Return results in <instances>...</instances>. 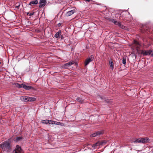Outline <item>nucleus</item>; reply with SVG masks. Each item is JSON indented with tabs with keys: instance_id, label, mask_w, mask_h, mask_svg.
Returning <instances> with one entry per match:
<instances>
[{
	"instance_id": "dca6fc26",
	"label": "nucleus",
	"mask_w": 153,
	"mask_h": 153,
	"mask_svg": "<svg viewBox=\"0 0 153 153\" xmlns=\"http://www.w3.org/2000/svg\"><path fill=\"white\" fill-rule=\"evenodd\" d=\"M100 141H98L92 146L93 148H95L96 147L101 146L100 145Z\"/></svg>"
},
{
	"instance_id": "f8f14e48",
	"label": "nucleus",
	"mask_w": 153,
	"mask_h": 153,
	"mask_svg": "<svg viewBox=\"0 0 153 153\" xmlns=\"http://www.w3.org/2000/svg\"><path fill=\"white\" fill-rule=\"evenodd\" d=\"M24 139V137L22 136H17L15 137L14 141L16 143H17L19 141H22Z\"/></svg>"
},
{
	"instance_id": "58836bf2",
	"label": "nucleus",
	"mask_w": 153,
	"mask_h": 153,
	"mask_svg": "<svg viewBox=\"0 0 153 153\" xmlns=\"http://www.w3.org/2000/svg\"><path fill=\"white\" fill-rule=\"evenodd\" d=\"M1 62H0V65L1 64Z\"/></svg>"
},
{
	"instance_id": "bb28decb",
	"label": "nucleus",
	"mask_w": 153,
	"mask_h": 153,
	"mask_svg": "<svg viewBox=\"0 0 153 153\" xmlns=\"http://www.w3.org/2000/svg\"><path fill=\"white\" fill-rule=\"evenodd\" d=\"M122 63L124 65L126 64V57H124L123 58L122 60Z\"/></svg>"
},
{
	"instance_id": "c9c22d12",
	"label": "nucleus",
	"mask_w": 153,
	"mask_h": 153,
	"mask_svg": "<svg viewBox=\"0 0 153 153\" xmlns=\"http://www.w3.org/2000/svg\"><path fill=\"white\" fill-rule=\"evenodd\" d=\"M62 68V69H65L67 68L64 67V68Z\"/></svg>"
},
{
	"instance_id": "2f4dec72",
	"label": "nucleus",
	"mask_w": 153,
	"mask_h": 153,
	"mask_svg": "<svg viewBox=\"0 0 153 153\" xmlns=\"http://www.w3.org/2000/svg\"><path fill=\"white\" fill-rule=\"evenodd\" d=\"M30 68H27V69H26V71L27 72H28V71H29L30 70Z\"/></svg>"
},
{
	"instance_id": "f704fd0d",
	"label": "nucleus",
	"mask_w": 153,
	"mask_h": 153,
	"mask_svg": "<svg viewBox=\"0 0 153 153\" xmlns=\"http://www.w3.org/2000/svg\"><path fill=\"white\" fill-rule=\"evenodd\" d=\"M111 68V70H113L114 69V68Z\"/></svg>"
},
{
	"instance_id": "ddd939ff",
	"label": "nucleus",
	"mask_w": 153,
	"mask_h": 153,
	"mask_svg": "<svg viewBox=\"0 0 153 153\" xmlns=\"http://www.w3.org/2000/svg\"><path fill=\"white\" fill-rule=\"evenodd\" d=\"M20 100L22 101L25 102H28V96H22L20 97Z\"/></svg>"
},
{
	"instance_id": "c85d7f7f",
	"label": "nucleus",
	"mask_w": 153,
	"mask_h": 153,
	"mask_svg": "<svg viewBox=\"0 0 153 153\" xmlns=\"http://www.w3.org/2000/svg\"><path fill=\"white\" fill-rule=\"evenodd\" d=\"M12 149V147L10 148V149H5L4 150H5L7 153H9L10 152L11 150Z\"/></svg>"
},
{
	"instance_id": "a211bd4d",
	"label": "nucleus",
	"mask_w": 153,
	"mask_h": 153,
	"mask_svg": "<svg viewBox=\"0 0 153 153\" xmlns=\"http://www.w3.org/2000/svg\"><path fill=\"white\" fill-rule=\"evenodd\" d=\"M52 125L55 124V125H60V126H63L64 125V124L62 123H61L60 122H58L57 121H53V120H52Z\"/></svg>"
},
{
	"instance_id": "f3484780",
	"label": "nucleus",
	"mask_w": 153,
	"mask_h": 153,
	"mask_svg": "<svg viewBox=\"0 0 153 153\" xmlns=\"http://www.w3.org/2000/svg\"><path fill=\"white\" fill-rule=\"evenodd\" d=\"M76 11L75 10H73L67 12L66 15L67 16H69L72 15Z\"/></svg>"
},
{
	"instance_id": "7ed1b4c3",
	"label": "nucleus",
	"mask_w": 153,
	"mask_h": 153,
	"mask_svg": "<svg viewBox=\"0 0 153 153\" xmlns=\"http://www.w3.org/2000/svg\"><path fill=\"white\" fill-rule=\"evenodd\" d=\"M141 53L144 56H149L153 57V51L151 50H142Z\"/></svg>"
},
{
	"instance_id": "b1692460",
	"label": "nucleus",
	"mask_w": 153,
	"mask_h": 153,
	"mask_svg": "<svg viewBox=\"0 0 153 153\" xmlns=\"http://www.w3.org/2000/svg\"><path fill=\"white\" fill-rule=\"evenodd\" d=\"M24 83L20 84L18 83H16L15 84L16 86L17 87L19 88H23V85Z\"/></svg>"
},
{
	"instance_id": "9b49d317",
	"label": "nucleus",
	"mask_w": 153,
	"mask_h": 153,
	"mask_svg": "<svg viewBox=\"0 0 153 153\" xmlns=\"http://www.w3.org/2000/svg\"><path fill=\"white\" fill-rule=\"evenodd\" d=\"M73 64H74V66H76L78 65V64L76 62H75L74 61H70L65 64L64 65V66L66 67L67 66H70Z\"/></svg>"
},
{
	"instance_id": "473e14b6",
	"label": "nucleus",
	"mask_w": 153,
	"mask_h": 153,
	"mask_svg": "<svg viewBox=\"0 0 153 153\" xmlns=\"http://www.w3.org/2000/svg\"><path fill=\"white\" fill-rule=\"evenodd\" d=\"M3 68H0V71H2L3 70Z\"/></svg>"
},
{
	"instance_id": "4be33fe9",
	"label": "nucleus",
	"mask_w": 153,
	"mask_h": 153,
	"mask_svg": "<svg viewBox=\"0 0 153 153\" xmlns=\"http://www.w3.org/2000/svg\"><path fill=\"white\" fill-rule=\"evenodd\" d=\"M15 140V137L13 138V137L12 136L9 138L7 140H6V141H8L9 143H10V144L11 143L13 142V141H14Z\"/></svg>"
},
{
	"instance_id": "5701e85b",
	"label": "nucleus",
	"mask_w": 153,
	"mask_h": 153,
	"mask_svg": "<svg viewBox=\"0 0 153 153\" xmlns=\"http://www.w3.org/2000/svg\"><path fill=\"white\" fill-rule=\"evenodd\" d=\"M61 35V30H59L57 32L54 36V37L56 38L59 37Z\"/></svg>"
},
{
	"instance_id": "39448f33",
	"label": "nucleus",
	"mask_w": 153,
	"mask_h": 153,
	"mask_svg": "<svg viewBox=\"0 0 153 153\" xmlns=\"http://www.w3.org/2000/svg\"><path fill=\"white\" fill-rule=\"evenodd\" d=\"M140 44L136 40H134L133 43L131 45V47L134 49H136L137 50L140 48Z\"/></svg>"
},
{
	"instance_id": "393cba45",
	"label": "nucleus",
	"mask_w": 153,
	"mask_h": 153,
	"mask_svg": "<svg viewBox=\"0 0 153 153\" xmlns=\"http://www.w3.org/2000/svg\"><path fill=\"white\" fill-rule=\"evenodd\" d=\"M20 5V4L19 2H17L15 4V7L17 9H19Z\"/></svg>"
},
{
	"instance_id": "9d476101",
	"label": "nucleus",
	"mask_w": 153,
	"mask_h": 153,
	"mask_svg": "<svg viewBox=\"0 0 153 153\" xmlns=\"http://www.w3.org/2000/svg\"><path fill=\"white\" fill-rule=\"evenodd\" d=\"M52 120L46 119L41 120V123L47 125H50L52 124Z\"/></svg>"
},
{
	"instance_id": "2eb2a0df",
	"label": "nucleus",
	"mask_w": 153,
	"mask_h": 153,
	"mask_svg": "<svg viewBox=\"0 0 153 153\" xmlns=\"http://www.w3.org/2000/svg\"><path fill=\"white\" fill-rule=\"evenodd\" d=\"M111 21L114 23V24L116 25H118L120 27H121V23L120 22H117L116 20L114 19H111Z\"/></svg>"
},
{
	"instance_id": "72a5a7b5",
	"label": "nucleus",
	"mask_w": 153,
	"mask_h": 153,
	"mask_svg": "<svg viewBox=\"0 0 153 153\" xmlns=\"http://www.w3.org/2000/svg\"><path fill=\"white\" fill-rule=\"evenodd\" d=\"M30 14V13L29 12H27V15H29Z\"/></svg>"
},
{
	"instance_id": "423d86ee",
	"label": "nucleus",
	"mask_w": 153,
	"mask_h": 153,
	"mask_svg": "<svg viewBox=\"0 0 153 153\" xmlns=\"http://www.w3.org/2000/svg\"><path fill=\"white\" fill-rule=\"evenodd\" d=\"M23 88L26 90H29L30 89L35 91L37 90L36 88H35L33 86L29 85L27 83H24Z\"/></svg>"
},
{
	"instance_id": "cd10ccee",
	"label": "nucleus",
	"mask_w": 153,
	"mask_h": 153,
	"mask_svg": "<svg viewBox=\"0 0 153 153\" xmlns=\"http://www.w3.org/2000/svg\"><path fill=\"white\" fill-rule=\"evenodd\" d=\"M109 64L110 67H113V63L112 60H110L109 61Z\"/></svg>"
},
{
	"instance_id": "20e7f679",
	"label": "nucleus",
	"mask_w": 153,
	"mask_h": 153,
	"mask_svg": "<svg viewBox=\"0 0 153 153\" xmlns=\"http://www.w3.org/2000/svg\"><path fill=\"white\" fill-rule=\"evenodd\" d=\"M9 153H24V152L21 147L19 145H17L13 151L12 152H10Z\"/></svg>"
},
{
	"instance_id": "a878e982",
	"label": "nucleus",
	"mask_w": 153,
	"mask_h": 153,
	"mask_svg": "<svg viewBox=\"0 0 153 153\" xmlns=\"http://www.w3.org/2000/svg\"><path fill=\"white\" fill-rule=\"evenodd\" d=\"M107 143V141L106 140H104L102 142H100V145L102 146L103 145Z\"/></svg>"
},
{
	"instance_id": "4468645a",
	"label": "nucleus",
	"mask_w": 153,
	"mask_h": 153,
	"mask_svg": "<svg viewBox=\"0 0 153 153\" xmlns=\"http://www.w3.org/2000/svg\"><path fill=\"white\" fill-rule=\"evenodd\" d=\"M46 4V0H40V4L39 5V7H44Z\"/></svg>"
},
{
	"instance_id": "aec40b11",
	"label": "nucleus",
	"mask_w": 153,
	"mask_h": 153,
	"mask_svg": "<svg viewBox=\"0 0 153 153\" xmlns=\"http://www.w3.org/2000/svg\"><path fill=\"white\" fill-rule=\"evenodd\" d=\"M76 100L79 103H82L84 101V99L80 97H78L76 98Z\"/></svg>"
},
{
	"instance_id": "6ab92c4d",
	"label": "nucleus",
	"mask_w": 153,
	"mask_h": 153,
	"mask_svg": "<svg viewBox=\"0 0 153 153\" xmlns=\"http://www.w3.org/2000/svg\"><path fill=\"white\" fill-rule=\"evenodd\" d=\"M38 1L37 0H33L30 2L29 5H36L38 4Z\"/></svg>"
},
{
	"instance_id": "412c9836",
	"label": "nucleus",
	"mask_w": 153,
	"mask_h": 153,
	"mask_svg": "<svg viewBox=\"0 0 153 153\" xmlns=\"http://www.w3.org/2000/svg\"><path fill=\"white\" fill-rule=\"evenodd\" d=\"M28 102H34L36 100V98L33 97H30L28 96Z\"/></svg>"
},
{
	"instance_id": "1a4fd4ad",
	"label": "nucleus",
	"mask_w": 153,
	"mask_h": 153,
	"mask_svg": "<svg viewBox=\"0 0 153 153\" xmlns=\"http://www.w3.org/2000/svg\"><path fill=\"white\" fill-rule=\"evenodd\" d=\"M99 96L100 98L103 100V102L104 103H107L108 104H110L111 103V101L109 99H106L105 97L99 95Z\"/></svg>"
},
{
	"instance_id": "f257e3e1",
	"label": "nucleus",
	"mask_w": 153,
	"mask_h": 153,
	"mask_svg": "<svg viewBox=\"0 0 153 153\" xmlns=\"http://www.w3.org/2000/svg\"><path fill=\"white\" fill-rule=\"evenodd\" d=\"M150 142V140L149 137H144L135 138L132 142L134 144L140 143L145 144Z\"/></svg>"
},
{
	"instance_id": "c756f323",
	"label": "nucleus",
	"mask_w": 153,
	"mask_h": 153,
	"mask_svg": "<svg viewBox=\"0 0 153 153\" xmlns=\"http://www.w3.org/2000/svg\"><path fill=\"white\" fill-rule=\"evenodd\" d=\"M34 12H32L31 13H30V14L29 15V16H31L32 15H34Z\"/></svg>"
},
{
	"instance_id": "f03ea898",
	"label": "nucleus",
	"mask_w": 153,
	"mask_h": 153,
	"mask_svg": "<svg viewBox=\"0 0 153 153\" xmlns=\"http://www.w3.org/2000/svg\"><path fill=\"white\" fill-rule=\"evenodd\" d=\"M11 147V144L6 140L0 144V148L4 150H5V149H9Z\"/></svg>"
},
{
	"instance_id": "0eeeda50",
	"label": "nucleus",
	"mask_w": 153,
	"mask_h": 153,
	"mask_svg": "<svg viewBox=\"0 0 153 153\" xmlns=\"http://www.w3.org/2000/svg\"><path fill=\"white\" fill-rule=\"evenodd\" d=\"M104 133V131L102 130L100 131H97L90 135L91 137H94L103 134Z\"/></svg>"
},
{
	"instance_id": "7c9ffc66",
	"label": "nucleus",
	"mask_w": 153,
	"mask_h": 153,
	"mask_svg": "<svg viewBox=\"0 0 153 153\" xmlns=\"http://www.w3.org/2000/svg\"><path fill=\"white\" fill-rule=\"evenodd\" d=\"M62 23H59L58 25V26L59 27L60 26L62 25Z\"/></svg>"
},
{
	"instance_id": "4c0bfd02",
	"label": "nucleus",
	"mask_w": 153,
	"mask_h": 153,
	"mask_svg": "<svg viewBox=\"0 0 153 153\" xmlns=\"http://www.w3.org/2000/svg\"><path fill=\"white\" fill-rule=\"evenodd\" d=\"M55 68H57L55 67Z\"/></svg>"
},
{
	"instance_id": "e433bc0d",
	"label": "nucleus",
	"mask_w": 153,
	"mask_h": 153,
	"mask_svg": "<svg viewBox=\"0 0 153 153\" xmlns=\"http://www.w3.org/2000/svg\"><path fill=\"white\" fill-rule=\"evenodd\" d=\"M13 70H14V67H13Z\"/></svg>"
},
{
	"instance_id": "6e6552de",
	"label": "nucleus",
	"mask_w": 153,
	"mask_h": 153,
	"mask_svg": "<svg viewBox=\"0 0 153 153\" xmlns=\"http://www.w3.org/2000/svg\"><path fill=\"white\" fill-rule=\"evenodd\" d=\"M94 59V56L91 55L88 58H87L85 62V65L86 66L90 62L93 61Z\"/></svg>"
}]
</instances>
